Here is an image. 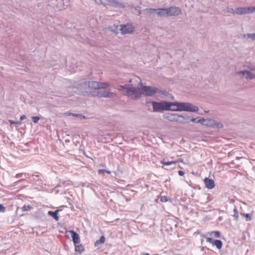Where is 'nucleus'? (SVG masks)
Listing matches in <instances>:
<instances>
[{
    "instance_id": "obj_44",
    "label": "nucleus",
    "mask_w": 255,
    "mask_h": 255,
    "mask_svg": "<svg viewBox=\"0 0 255 255\" xmlns=\"http://www.w3.org/2000/svg\"><path fill=\"white\" fill-rule=\"evenodd\" d=\"M72 114H72V113H66L65 114V115L66 116H70V115H72Z\"/></svg>"
},
{
    "instance_id": "obj_42",
    "label": "nucleus",
    "mask_w": 255,
    "mask_h": 255,
    "mask_svg": "<svg viewBox=\"0 0 255 255\" xmlns=\"http://www.w3.org/2000/svg\"><path fill=\"white\" fill-rule=\"evenodd\" d=\"M178 173L180 176H183L184 174V172L182 170H179Z\"/></svg>"
},
{
    "instance_id": "obj_9",
    "label": "nucleus",
    "mask_w": 255,
    "mask_h": 255,
    "mask_svg": "<svg viewBox=\"0 0 255 255\" xmlns=\"http://www.w3.org/2000/svg\"><path fill=\"white\" fill-rule=\"evenodd\" d=\"M168 16H176L182 13L181 9L177 6H171L167 8Z\"/></svg>"
},
{
    "instance_id": "obj_37",
    "label": "nucleus",
    "mask_w": 255,
    "mask_h": 255,
    "mask_svg": "<svg viewBox=\"0 0 255 255\" xmlns=\"http://www.w3.org/2000/svg\"><path fill=\"white\" fill-rule=\"evenodd\" d=\"M5 211V207L2 204H0V213H4Z\"/></svg>"
},
{
    "instance_id": "obj_8",
    "label": "nucleus",
    "mask_w": 255,
    "mask_h": 255,
    "mask_svg": "<svg viewBox=\"0 0 255 255\" xmlns=\"http://www.w3.org/2000/svg\"><path fill=\"white\" fill-rule=\"evenodd\" d=\"M100 2H98L97 1L96 2L98 4H101L104 6H111L116 8H124L125 7V5L121 3L116 0H99Z\"/></svg>"
},
{
    "instance_id": "obj_5",
    "label": "nucleus",
    "mask_w": 255,
    "mask_h": 255,
    "mask_svg": "<svg viewBox=\"0 0 255 255\" xmlns=\"http://www.w3.org/2000/svg\"><path fill=\"white\" fill-rule=\"evenodd\" d=\"M163 118L170 122H176L180 123L188 122L190 119L189 116L186 115H179L176 114L166 113L163 115Z\"/></svg>"
},
{
    "instance_id": "obj_3",
    "label": "nucleus",
    "mask_w": 255,
    "mask_h": 255,
    "mask_svg": "<svg viewBox=\"0 0 255 255\" xmlns=\"http://www.w3.org/2000/svg\"><path fill=\"white\" fill-rule=\"evenodd\" d=\"M119 90L124 91L125 95L131 97L132 99H138L142 95L141 88L129 87L128 85L120 86Z\"/></svg>"
},
{
    "instance_id": "obj_11",
    "label": "nucleus",
    "mask_w": 255,
    "mask_h": 255,
    "mask_svg": "<svg viewBox=\"0 0 255 255\" xmlns=\"http://www.w3.org/2000/svg\"><path fill=\"white\" fill-rule=\"evenodd\" d=\"M206 241L207 242L211 244L213 246H215L217 247L218 249H221L223 246L222 242L221 240H216L215 241H213V240L211 238H207Z\"/></svg>"
},
{
    "instance_id": "obj_24",
    "label": "nucleus",
    "mask_w": 255,
    "mask_h": 255,
    "mask_svg": "<svg viewBox=\"0 0 255 255\" xmlns=\"http://www.w3.org/2000/svg\"><path fill=\"white\" fill-rule=\"evenodd\" d=\"M161 163L165 166H168L170 165H175L176 163V161H161Z\"/></svg>"
},
{
    "instance_id": "obj_47",
    "label": "nucleus",
    "mask_w": 255,
    "mask_h": 255,
    "mask_svg": "<svg viewBox=\"0 0 255 255\" xmlns=\"http://www.w3.org/2000/svg\"><path fill=\"white\" fill-rule=\"evenodd\" d=\"M140 8V7L139 6H136V7H135V9H137V8Z\"/></svg>"
},
{
    "instance_id": "obj_40",
    "label": "nucleus",
    "mask_w": 255,
    "mask_h": 255,
    "mask_svg": "<svg viewBox=\"0 0 255 255\" xmlns=\"http://www.w3.org/2000/svg\"><path fill=\"white\" fill-rule=\"evenodd\" d=\"M250 9L251 13L255 12V6H249Z\"/></svg>"
},
{
    "instance_id": "obj_45",
    "label": "nucleus",
    "mask_w": 255,
    "mask_h": 255,
    "mask_svg": "<svg viewBox=\"0 0 255 255\" xmlns=\"http://www.w3.org/2000/svg\"><path fill=\"white\" fill-rule=\"evenodd\" d=\"M141 12H142V10H139L138 12V15H140L141 14Z\"/></svg>"
},
{
    "instance_id": "obj_14",
    "label": "nucleus",
    "mask_w": 255,
    "mask_h": 255,
    "mask_svg": "<svg viewBox=\"0 0 255 255\" xmlns=\"http://www.w3.org/2000/svg\"><path fill=\"white\" fill-rule=\"evenodd\" d=\"M142 13L147 16H154L156 14V8H145L142 10Z\"/></svg>"
},
{
    "instance_id": "obj_30",
    "label": "nucleus",
    "mask_w": 255,
    "mask_h": 255,
    "mask_svg": "<svg viewBox=\"0 0 255 255\" xmlns=\"http://www.w3.org/2000/svg\"><path fill=\"white\" fill-rule=\"evenodd\" d=\"M234 217L235 218V219L236 220H238V218H239V214H238V210L235 207L234 209Z\"/></svg>"
},
{
    "instance_id": "obj_34",
    "label": "nucleus",
    "mask_w": 255,
    "mask_h": 255,
    "mask_svg": "<svg viewBox=\"0 0 255 255\" xmlns=\"http://www.w3.org/2000/svg\"><path fill=\"white\" fill-rule=\"evenodd\" d=\"M9 122L10 123V124H12V125H21L20 121H13L12 120H9Z\"/></svg>"
},
{
    "instance_id": "obj_35",
    "label": "nucleus",
    "mask_w": 255,
    "mask_h": 255,
    "mask_svg": "<svg viewBox=\"0 0 255 255\" xmlns=\"http://www.w3.org/2000/svg\"><path fill=\"white\" fill-rule=\"evenodd\" d=\"M31 207L30 206H24L22 207V211H28L29 209H31Z\"/></svg>"
},
{
    "instance_id": "obj_15",
    "label": "nucleus",
    "mask_w": 255,
    "mask_h": 255,
    "mask_svg": "<svg viewBox=\"0 0 255 255\" xmlns=\"http://www.w3.org/2000/svg\"><path fill=\"white\" fill-rule=\"evenodd\" d=\"M204 183L206 187L209 189H213L215 187V182L214 180L205 178L204 179Z\"/></svg>"
},
{
    "instance_id": "obj_33",
    "label": "nucleus",
    "mask_w": 255,
    "mask_h": 255,
    "mask_svg": "<svg viewBox=\"0 0 255 255\" xmlns=\"http://www.w3.org/2000/svg\"><path fill=\"white\" fill-rule=\"evenodd\" d=\"M72 116H74V117L80 118L83 119H85V116H84V115H83L82 114H73Z\"/></svg>"
},
{
    "instance_id": "obj_36",
    "label": "nucleus",
    "mask_w": 255,
    "mask_h": 255,
    "mask_svg": "<svg viewBox=\"0 0 255 255\" xmlns=\"http://www.w3.org/2000/svg\"><path fill=\"white\" fill-rule=\"evenodd\" d=\"M168 201L167 197L165 196H163L160 198V201L162 202H166Z\"/></svg>"
},
{
    "instance_id": "obj_10",
    "label": "nucleus",
    "mask_w": 255,
    "mask_h": 255,
    "mask_svg": "<svg viewBox=\"0 0 255 255\" xmlns=\"http://www.w3.org/2000/svg\"><path fill=\"white\" fill-rule=\"evenodd\" d=\"M120 27V30L123 34L131 33L134 30V28L131 25H121Z\"/></svg>"
},
{
    "instance_id": "obj_2",
    "label": "nucleus",
    "mask_w": 255,
    "mask_h": 255,
    "mask_svg": "<svg viewBox=\"0 0 255 255\" xmlns=\"http://www.w3.org/2000/svg\"><path fill=\"white\" fill-rule=\"evenodd\" d=\"M109 84L106 83L99 82L96 81H86L81 85V87L84 89L82 91L83 95H88L85 93L86 91H97L100 88H107ZM88 95H89L88 94Z\"/></svg>"
},
{
    "instance_id": "obj_20",
    "label": "nucleus",
    "mask_w": 255,
    "mask_h": 255,
    "mask_svg": "<svg viewBox=\"0 0 255 255\" xmlns=\"http://www.w3.org/2000/svg\"><path fill=\"white\" fill-rule=\"evenodd\" d=\"M246 79H253L255 78V74L252 73L250 71L247 70L246 73Z\"/></svg>"
},
{
    "instance_id": "obj_7",
    "label": "nucleus",
    "mask_w": 255,
    "mask_h": 255,
    "mask_svg": "<svg viewBox=\"0 0 255 255\" xmlns=\"http://www.w3.org/2000/svg\"><path fill=\"white\" fill-rule=\"evenodd\" d=\"M142 95L146 97H151L156 94L160 93L164 94L165 91H161L159 89L148 86H144L141 88Z\"/></svg>"
},
{
    "instance_id": "obj_46",
    "label": "nucleus",
    "mask_w": 255,
    "mask_h": 255,
    "mask_svg": "<svg viewBox=\"0 0 255 255\" xmlns=\"http://www.w3.org/2000/svg\"><path fill=\"white\" fill-rule=\"evenodd\" d=\"M142 255H150L148 253H143Z\"/></svg>"
},
{
    "instance_id": "obj_4",
    "label": "nucleus",
    "mask_w": 255,
    "mask_h": 255,
    "mask_svg": "<svg viewBox=\"0 0 255 255\" xmlns=\"http://www.w3.org/2000/svg\"><path fill=\"white\" fill-rule=\"evenodd\" d=\"M107 88H100L97 91H86L85 93L93 97H98L99 98L112 97L116 96V94L108 92L106 90Z\"/></svg>"
},
{
    "instance_id": "obj_43",
    "label": "nucleus",
    "mask_w": 255,
    "mask_h": 255,
    "mask_svg": "<svg viewBox=\"0 0 255 255\" xmlns=\"http://www.w3.org/2000/svg\"><path fill=\"white\" fill-rule=\"evenodd\" d=\"M26 118V117L25 116V115H22L20 116V121H23V120L25 119Z\"/></svg>"
},
{
    "instance_id": "obj_28",
    "label": "nucleus",
    "mask_w": 255,
    "mask_h": 255,
    "mask_svg": "<svg viewBox=\"0 0 255 255\" xmlns=\"http://www.w3.org/2000/svg\"><path fill=\"white\" fill-rule=\"evenodd\" d=\"M31 181H35L36 182H38V183H42L41 180L39 179V175L33 176V179H31Z\"/></svg>"
},
{
    "instance_id": "obj_16",
    "label": "nucleus",
    "mask_w": 255,
    "mask_h": 255,
    "mask_svg": "<svg viewBox=\"0 0 255 255\" xmlns=\"http://www.w3.org/2000/svg\"><path fill=\"white\" fill-rule=\"evenodd\" d=\"M202 125L203 126H206L209 127L213 128L214 127L213 123L214 122V120L211 119H204L202 118Z\"/></svg>"
},
{
    "instance_id": "obj_39",
    "label": "nucleus",
    "mask_w": 255,
    "mask_h": 255,
    "mask_svg": "<svg viewBox=\"0 0 255 255\" xmlns=\"http://www.w3.org/2000/svg\"><path fill=\"white\" fill-rule=\"evenodd\" d=\"M23 176H26V173H20L16 175V178L22 177Z\"/></svg>"
},
{
    "instance_id": "obj_41",
    "label": "nucleus",
    "mask_w": 255,
    "mask_h": 255,
    "mask_svg": "<svg viewBox=\"0 0 255 255\" xmlns=\"http://www.w3.org/2000/svg\"><path fill=\"white\" fill-rule=\"evenodd\" d=\"M248 68L251 71H255V66H249Z\"/></svg>"
},
{
    "instance_id": "obj_21",
    "label": "nucleus",
    "mask_w": 255,
    "mask_h": 255,
    "mask_svg": "<svg viewBox=\"0 0 255 255\" xmlns=\"http://www.w3.org/2000/svg\"><path fill=\"white\" fill-rule=\"evenodd\" d=\"M213 125L214 127H213V128H223V125L222 123L218 122L215 120H214Z\"/></svg>"
},
{
    "instance_id": "obj_17",
    "label": "nucleus",
    "mask_w": 255,
    "mask_h": 255,
    "mask_svg": "<svg viewBox=\"0 0 255 255\" xmlns=\"http://www.w3.org/2000/svg\"><path fill=\"white\" fill-rule=\"evenodd\" d=\"M70 232L73 243L75 244L80 243V239L79 235L74 231H71Z\"/></svg>"
},
{
    "instance_id": "obj_25",
    "label": "nucleus",
    "mask_w": 255,
    "mask_h": 255,
    "mask_svg": "<svg viewBox=\"0 0 255 255\" xmlns=\"http://www.w3.org/2000/svg\"><path fill=\"white\" fill-rule=\"evenodd\" d=\"M190 121L195 123H200L201 125L202 124V118L200 117L191 118Z\"/></svg>"
},
{
    "instance_id": "obj_31",
    "label": "nucleus",
    "mask_w": 255,
    "mask_h": 255,
    "mask_svg": "<svg viewBox=\"0 0 255 255\" xmlns=\"http://www.w3.org/2000/svg\"><path fill=\"white\" fill-rule=\"evenodd\" d=\"M98 173L99 174L104 173L110 174L111 171L109 170H106V169H99V170H98Z\"/></svg>"
},
{
    "instance_id": "obj_23",
    "label": "nucleus",
    "mask_w": 255,
    "mask_h": 255,
    "mask_svg": "<svg viewBox=\"0 0 255 255\" xmlns=\"http://www.w3.org/2000/svg\"><path fill=\"white\" fill-rule=\"evenodd\" d=\"M244 37L247 39L255 40V33H247L244 35Z\"/></svg>"
},
{
    "instance_id": "obj_13",
    "label": "nucleus",
    "mask_w": 255,
    "mask_h": 255,
    "mask_svg": "<svg viewBox=\"0 0 255 255\" xmlns=\"http://www.w3.org/2000/svg\"><path fill=\"white\" fill-rule=\"evenodd\" d=\"M156 15L159 17H168L167 8H156Z\"/></svg>"
},
{
    "instance_id": "obj_22",
    "label": "nucleus",
    "mask_w": 255,
    "mask_h": 255,
    "mask_svg": "<svg viewBox=\"0 0 255 255\" xmlns=\"http://www.w3.org/2000/svg\"><path fill=\"white\" fill-rule=\"evenodd\" d=\"M75 250L76 252L81 253L84 250V247L82 245L75 246Z\"/></svg>"
},
{
    "instance_id": "obj_18",
    "label": "nucleus",
    "mask_w": 255,
    "mask_h": 255,
    "mask_svg": "<svg viewBox=\"0 0 255 255\" xmlns=\"http://www.w3.org/2000/svg\"><path fill=\"white\" fill-rule=\"evenodd\" d=\"M59 212L58 210H56L54 212L52 211H49L48 212V214L52 216L56 221L59 220V217L58 216V213Z\"/></svg>"
},
{
    "instance_id": "obj_19",
    "label": "nucleus",
    "mask_w": 255,
    "mask_h": 255,
    "mask_svg": "<svg viewBox=\"0 0 255 255\" xmlns=\"http://www.w3.org/2000/svg\"><path fill=\"white\" fill-rule=\"evenodd\" d=\"M105 241V238L104 236H102L100 239L96 241L94 245L96 247H98L100 244L104 243Z\"/></svg>"
},
{
    "instance_id": "obj_29",
    "label": "nucleus",
    "mask_w": 255,
    "mask_h": 255,
    "mask_svg": "<svg viewBox=\"0 0 255 255\" xmlns=\"http://www.w3.org/2000/svg\"><path fill=\"white\" fill-rule=\"evenodd\" d=\"M241 215L246 218L247 221H250L252 220V218L249 214L248 213H241Z\"/></svg>"
},
{
    "instance_id": "obj_27",
    "label": "nucleus",
    "mask_w": 255,
    "mask_h": 255,
    "mask_svg": "<svg viewBox=\"0 0 255 255\" xmlns=\"http://www.w3.org/2000/svg\"><path fill=\"white\" fill-rule=\"evenodd\" d=\"M211 235L216 238H220L221 236V233L219 231H213L211 232Z\"/></svg>"
},
{
    "instance_id": "obj_26",
    "label": "nucleus",
    "mask_w": 255,
    "mask_h": 255,
    "mask_svg": "<svg viewBox=\"0 0 255 255\" xmlns=\"http://www.w3.org/2000/svg\"><path fill=\"white\" fill-rule=\"evenodd\" d=\"M224 12L225 13H229L232 14H235V9L232 8H230L229 7H226L224 10Z\"/></svg>"
},
{
    "instance_id": "obj_6",
    "label": "nucleus",
    "mask_w": 255,
    "mask_h": 255,
    "mask_svg": "<svg viewBox=\"0 0 255 255\" xmlns=\"http://www.w3.org/2000/svg\"><path fill=\"white\" fill-rule=\"evenodd\" d=\"M153 111L159 112L162 111H171V104L170 102L161 101L160 102H152Z\"/></svg>"
},
{
    "instance_id": "obj_1",
    "label": "nucleus",
    "mask_w": 255,
    "mask_h": 255,
    "mask_svg": "<svg viewBox=\"0 0 255 255\" xmlns=\"http://www.w3.org/2000/svg\"><path fill=\"white\" fill-rule=\"evenodd\" d=\"M171 104V111H187L197 112L198 108L188 103L170 102Z\"/></svg>"
},
{
    "instance_id": "obj_38",
    "label": "nucleus",
    "mask_w": 255,
    "mask_h": 255,
    "mask_svg": "<svg viewBox=\"0 0 255 255\" xmlns=\"http://www.w3.org/2000/svg\"><path fill=\"white\" fill-rule=\"evenodd\" d=\"M246 72H247V70H244V71H239L237 73L238 75H245L246 73Z\"/></svg>"
},
{
    "instance_id": "obj_12",
    "label": "nucleus",
    "mask_w": 255,
    "mask_h": 255,
    "mask_svg": "<svg viewBox=\"0 0 255 255\" xmlns=\"http://www.w3.org/2000/svg\"><path fill=\"white\" fill-rule=\"evenodd\" d=\"M250 13L251 11L249 7H238L235 9V14H237L238 15H242Z\"/></svg>"
},
{
    "instance_id": "obj_32",
    "label": "nucleus",
    "mask_w": 255,
    "mask_h": 255,
    "mask_svg": "<svg viewBox=\"0 0 255 255\" xmlns=\"http://www.w3.org/2000/svg\"><path fill=\"white\" fill-rule=\"evenodd\" d=\"M31 118L33 122L35 124L37 123L40 119L39 117L38 116H33Z\"/></svg>"
}]
</instances>
